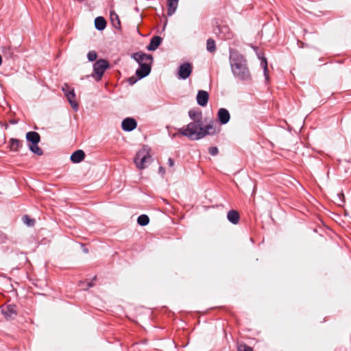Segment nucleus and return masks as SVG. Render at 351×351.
Returning a JSON list of instances; mask_svg holds the SVG:
<instances>
[{
  "label": "nucleus",
  "mask_w": 351,
  "mask_h": 351,
  "mask_svg": "<svg viewBox=\"0 0 351 351\" xmlns=\"http://www.w3.org/2000/svg\"><path fill=\"white\" fill-rule=\"evenodd\" d=\"M215 132V128L211 124L206 125L204 127L200 119L191 122L187 125L178 130L179 134L191 140L201 139L206 135L214 134Z\"/></svg>",
  "instance_id": "f257e3e1"
},
{
  "label": "nucleus",
  "mask_w": 351,
  "mask_h": 351,
  "mask_svg": "<svg viewBox=\"0 0 351 351\" xmlns=\"http://www.w3.org/2000/svg\"><path fill=\"white\" fill-rule=\"evenodd\" d=\"M230 63L234 76L241 80H249L251 75L245 58L237 51H230Z\"/></svg>",
  "instance_id": "f03ea898"
},
{
  "label": "nucleus",
  "mask_w": 351,
  "mask_h": 351,
  "mask_svg": "<svg viewBox=\"0 0 351 351\" xmlns=\"http://www.w3.org/2000/svg\"><path fill=\"white\" fill-rule=\"evenodd\" d=\"M151 158L149 149L147 147H143L136 153L134 162L138 169H144L150 164Z\"/></svg>",
  "instance_id": "7ed1b4c3"
},
{
  "label": "nucleus",
  "mask_w": 351,
  "mask_h": 351,
  "mask_svg": "<svg viewBox=\"0 0 351 351\" xmlns=\"http://www.w3.org/2000/svg\"><path fill=\"white\" fill-rule=\"evenodd\" d=\"M108 62L104 59L98 60L93 64V73L92 76L95 77L97 81L101 79L105 71L108 68Z\"/></svg>",
  "instance_id": "20e7f679"
},
{
  "label": "nucleus",
  "mask_w": 351,
  "mask_h": 351,
  "mask_svg": "<svg viewBox=\"0 0 351 351\" xmlns=\"http://www.w3.org/2000/svg\"><path fill=\"white\" fill-rule=\"evenodd\" d=\"M193 71V66L191 63L185 62L182 64L178 70V77L180 80H186L188 78Z\"/></svg>",
  "instance_id": "39448f33"
},
{
  "label": "nucleus",
  "mask_w": 351,
  "mask_h": 351,
  "mask_svg": "<svg viewBox=\"0 0 351 351\" xmlns=\"http://www.w3.org/2000/svg\"><path fill=\"white\" fill-rule=\"evenodd\" d=\"M132 58L139 64H148V65H151L152 63V56L149 54H146L143 52L134 53L132 55Z\"/></svg>",
  "instance_id": "423d86ee"
},
{
  "label": "nucleus",
  "mask_w": 351,
  "mask_h": 351,
  "mask_svg": "<svg viewBox=\"0 0 351 351\" xmlns=\"http://www.w3.org/2000/svg\"><path fill=\"white\" fill-rule=\"evenodd\" d=\"M137 126V123L133 118H125L121 123L122 129L124 131L130 132L134 130Z\"/></svg>",
  "instance_id": "0eeeda50"
},
{
  "label": "nucleus",
  "mask_w": 351,
  "mask_h": 351,
  "mask_svg": "<svg viewBox=\"0 0 351 351\" xmlns=\"http://www.w3.org/2000/svg\"><path fill=\"white\" fill-rule=\"evenodd\" d=\"M209 95L205 90H199L197 95V102L201 106H206L208 101Z\"/></svg>",
  "instance_id": "6e6552de"
},
{
  "label": "nucleus",
  "mask_w": 351,
  "mask_h": 351,
  "mask_svg": "<svg viewBox=\"0 0 351 351\" xmlns=\"http://www.w3.org/2000/svg\"><path fill=\"white\" fill-rule=\"evenodd\" d=\"M219 37L224 40H230L234 37V34L229 27L223 25L219 28Z\"/></svg>",
  "instance_id": "1a4fd4ad"
},
{
  "label": "nucleus",
  "mask_w": 351,
  "mask_h": 351,
  "mask_svg": "<svg viewBox=\"0 0 351 351\" xmlns=\"http://www.w3.org/2000/svg\"><path fill=\"white\" fill-rule=\"evenodd\" d=\"M139 65L140 67L136 70V74L139 78H143L149 74L151 71V65H148V64Z\"/></svg>",
  "instance_id": "9d476101"
},
{
  "label": "nucleus",
  "mask_w": 351,
  "mask_h": 351,
  "mask_svg": "<svg viewBox=\"0 0 351 351\" xmlns=\"http://www.w3.org/2000/svg\"><path fill=\"white\" fill-rule=\"evenodd\" d=\"M230 113L226 108H220L218 111V119L221 124H226L230 121Z\"/></svg>",
  "instance_id": "9b49d317"
},
{
  "label": "nucleus",
  "mask_w": 351,
  "mask_h": 351,
  "mask_svg": "<svg viewBox=\"0 0 351 351\" xmlns=\"http://www.w3.org/2000/svg\"><path fill=\"white\" fill-rule=\"evenodd\" d=\"M3 314L7 319H12L16 315V306L14 305H8L2 310Z\"/></svg>",
  "instance_id": "f8f14e48"
},
{
  "label": "nucleus",
  "mask_w": 351,
  "mask_h": 351,
  "mask_svg": "<svg viewBox=\"0 0 351 351\" xmlns=\"http://www.w3.org/2000/svg\"><path fill=\"white\" fill-rule=\"evenodd\" d=\"M26 139L30 145L38 144L40 141V136L38 132L32 131L26 134Z\"/></svg>",
  "instance_id": "ddd939ff"
},
{
  "label": "nucleus",
  "mask_w": 351,
  "mask_h": 351,
  "mask_svg": "<svg viewBox=\"0 0 351 351\" xmlns=\"http://www.w3.org/2000/svg\"><path fill=\"white\" fill-rule=\"evenodd\" d=\"M84 157L85 153L84 151L82 149H78L71 154L70 158L73 163H78L82 162L84 159Z\"/></svg>",
  "instance_id": "4468645a"
},
{
  "label": "nucleus",
  "mask_w": 351,
  "mask_h": 351,
  "mask_svg": "<svg viewBox=\"0 0 351 351\" xmlns=\"http://www.w3.org/2000/svg\"><path fill=\"white\" fill-rule=\"evenodd\" d=\"M162 38L160 36H155L151 39L150 43L147 47L149 51H155L160 45Z\"/></svg>",
  "instance_id": "2eb2a0df"
},
{
  "label": "nucleus",
  "mask_w": 351,
  "mask_h": 351,
  "mask_svg": "<svg viewBox=\"0 0 351 351\" xmlns=\"http://www.w3.org/2000/svg\"><path fill=\"white\" fill-rule=\"evenodd\" d=\"M68 101L70 103L71 107L75 110H78V103L75 99V94L74 90H71V92L66 93L65 95Z\"/></svg>",
  "instance_id": "dca6fc26"
},
{
  "label": "nucleus",
  "mask_w": 351,
  "mask_h": 351,
  "mask_svg": "<svg viewBox=\"0 0 351 351\" xmlns=\"http://www.w3.org/2000/svg\"><path fill=\"white\" fill-rule=\"evenodd\" d=\"M23 143L17 138H11L9 141V148L10 151L17 152L22 147Z\"/></svg>",
  "instance_id": "f3484780"
},
{
  "label": "nucleus",
  "mask_w": 351,
  "mask_h": 351,
  "mask_svg": "<svg viewBox=\"0 0 351 351\" xmlns=\"http://www.w3.org/2000/svg\"><path fill=\"white\" fill-rule=\"evenodd\" d=\"M179 0H168L167 1V7H168V11L167 14L168 16H171L173 14L178 8Z\"/></svg>",
  "instance_id": "a211bd4d"
},
{
  "label": "nucleus",
  "mask_w": 351,
  "mask_h": 351,
  "mask_svg": "<svg viewBox=\"0 0 351 351\" xmlns=\"http://www.w3.org/2000/svg\"><path fill=\"white\" fill-rule=\"evenodd\" d=\"M95 26L98 30H104L106 26V21L102 16H98L95 19Z\"/></svg>",
  "instance_id": "6ab92c4d"
},
{
  "label": "nucleus",
  "mask_w": 351,
  "mask_h": 351,
  "mask_svg": "<svg viewBox=\"0 0 351 351\" xmlns=\"http://www.w3.org/2000/svg\"><path fill=\"white\" fill-rule=\"evenodd\" d=\"M228 219L232 223L237 224L239 221V215L236 210H230L227 215Z\"/></svg>",
  "instance_id": "aec40b11"
},
{
  "label": "nucleus",
  "mask_w": 351,
  "mask_h": 351,
  "mask_svg": "<svg viewBox=\"0 0 351 351\" xmlns=\"http://www.w3.org/2000/svg\"><path fill=\"white\" fill-rule=\"evenodd\" d=\"M261 66L263 69L264 76L267 82L269 81V73L267 68V62L265 58H262L261 61Z\"/></svg>",
  "instance_id": "412c9836"
},
{
  "label": "nucleus",
  "mask_w": 351,
  "mask_h": 351,
  "mask_svg": "<svg viewBox=\"0 0 351 351\" xmlns=\"http://www.w3.org/2000/svg\"><path fill=\"white\" fill-rule=\"evenodd\" d=\"M206 49L208 51L213 53L216 50L215 42L213 39L209 38L206 42Z\"/></svg>",
  "instance_id": "4be33fe9"
},
{
  "label": "nucleus",
  "mask_w": 351,
  "mask_h": 351,
  "mask_svg": "<svg viewBox=\"0 0 351 351\" xmlns=\"http://www.w3.org/2000/svg\"><path fill=\"white\" fill-rule=\"evenodd\" d=\"M137 222L140 226H144L149 223V219L146 215H141L138 217Z\"/></svg>",
  "instance_id": "5701e85b"
},
{
  "label": "nucleus",
  "mask_w": 351,
  "mask_h": 351,
  "mask_svg": "<svg viewBox=\"0 0 351 351\" xmlns=\"http://www.w3.org/2000/svg\"><path fill=\"white\" fill-rule=\"evenodd\" d=\"M29 147L31 152L38 156H41L43 154V150L38 146V144L29 145Z\"/></svg>",
  "instance_id": "b1692460"
},
{
  "label": "nucleus",
  "mask_w": 351,
  "mask_h": 351,
  "mask_svg": "<svg viewBox=\"0 0 351 351\" xmlns=\"http://www.w3.org/2000/svg\"><path fill=\"white\" fill-rule=\"evenodd\" d=\"M110 18H111V21H112V25L115 28H117V29L120 28V21L119 19L118 16L116 14L111 13Z\"/></svg>",
  "instance_id": "393cba45"
},
{
  "label": "nucleus",
  "mask_w": 351,
  "mask_h": 351,
  "mask_svg": "<svg viewBox=\"0 0 351 351\" xmlns=\"http://www.w3.org/2000/svg\"><path fill=\"white\" fill-rule=\"evenodd\" d=\"M23 222L29 227H32L35 224V220L29 218L27 215H25L22 217Z\"/></svg>",
  "instance_id": "a878e982"
},
{
  "label": "nucleus",
  "mask_w": 351,
  "mask_h": 351,
  "mask_svg": "<svg viewBox=\"0 0 351 351\" xmlns=\"http://www.w3.org/2000/svg\"><path fill=\"white\" fill-rule=\"evenodd\" d=\"M237 351H253L252 348L244 343H240L237 346Z\"/></svg>",
  "instance_id": "bb28decb"
},
{
  "label": "nucleus",
  "mask_w": 351,
  "mask_h": 351,
  "mask_svg": "<svg viewBox=\"0 0 351 351\" xmlns=\"http://www.w3.org/2000/svg\"><path fill=\"white\" fill-rule=\"evenodd\" d=\"M97 58V54L95 51H90L87 54V58L89 61L93 62L96 60Z\"/></svg>",
  "instance_id": "cd10ccee"
},
{
  "label": "nucleus",
  "mask_w": 351,
  "mask_h": 351,
  "mask_svg": "<svg viewBox=\"0 0 351 351\" xmlns=\"http://www.w3.org/2000/svg\"><path fill=\"white\" fill-rule=\"evenodd\" d=\"M62 91L64 92V95H66V93L71 92V90H74L73 88H71L67 84H64L62 88Z\"/></svg>",
  "instance_id": "c85d7f7f"
},
{
  "label": "nucleus",
  "mask_w": 351,
  "mask_h": 351,
  "mask_svg": "<svg viewBox=\"0 0 351 351\" xmlns=\"http://www.w3.org/2000/svg\"><path fill=\"white\" fill-rule=\"evenodd\" d=\"M208 152L212 156H216L218 154V149L217 147H210Z\"/></svg>",
  "instance_id": "c756f323"
},
{
  "label": "nucleus",
  "mask_w": 351,
  "mask_h": 351,
  "mask_svg": "<svg viewBox=\"0 0 351 351\" xmlns=\"http://www.w3.org/2000/svg\"><path fill=\"white\" fill-rule=\"evenodd\" d=\"M189 117L192 119L195 120L197 114L196 112H195L194 111L191 110V111H189Z\"/></svg>",
  "instance_id": "7c9ffc66"
},
{
  "label": "nucleus",
  "mask_w": 351,
  "mask_h": 351,
  "mask_svg": "<svg viewBox=\"0 0 351 351\" xmlns=\"http://www.w3.org/2000/svg\"><path fill=\"white\" fill-rule=\"evenodd\" d=\"M168 165L171 167H172L174 165V161L172 158H169L168 159Z\"/></svg>",
  "instance_id": "2f4dec72"
},
{
  "label": "nucleus",
  "mask_w": 351,
  "mask_h": 351,
  "mask_svg": "<svg viewBox=\"0 0 351 351\" xmlns=\"http://www.w3.org/2000/svg\"><path fill=\"white\" fill-rule=\"evenodd\" d=\"M159 173L163 175L165 173V169L162 167H159Z\"/></svg>",
  "instance_id": "473e14b6"
},
{
  "label": "nucleus",
  "mask_w": 351,
  "mask_h": 351,
  "mask_svg": "<svg viewBox=\"0 0 351 351\" xmlns=\"http://www.w3.org/2000/svg\"><path fill=\"white\" fill-rule=\"evenodd\" d=\"M92 286H93V285H92L91 284H89V285H88V287H92Z\"/></svg>",
  "instance_id": "72a5a7b5"
}]
</instances>
